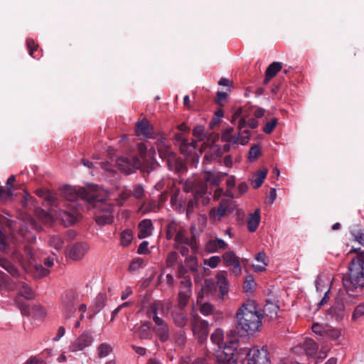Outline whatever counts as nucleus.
<instances>
[{
	"instance_id": "nucleus-13",
	"label": "nucleus",
	"mask_w": 364,
	"mask_h": 364,
	"mask_svg": "<svg viewBox=\"0 0 364 364\" xmlns=\"http://www.w3.org/2000/svg\"><path fill=\"white\" fill-rule=\"evenodd\" d=\"M154 322L156 325L154 328V331L158 336L159 339L162 343H165L168 340L170 336L169 328L167 323L159 316H155Z\"/></svg>"
},
{
	"instance_id": "nucleus-22",
	"label": "nucleus",
	"mask_w": 364,
	"mask_h": 364,
	"mask_svg": "<svg viewBox=\"0 0 364 364\" xmlns=\"http://www.w3.org/2000/svg\"><path fill=\"white\" fill-rule=\"evenodd\" d=\"M138 237L144 239L151 235L153 224L151 220L144 219L138 225Z\"/></svg>"
},
{
	"instance_id": "nucleus-18",
	"label": "nucleus",
	"mask_w": 364,
	"mask_h": 364,
	"mask_svg": "<svg viewBox=\"0 0 364 364\" xmlns=\"http://www.w3.org/2000/svg\"><path fill=\"white\" fill-rule=\"evenodd\" d=\"M248 354L255 364H269L268 352L264 347L261 349L257 348L250 349Z\"/></svg>"
},
{
	"instance_id": "nucleus-39",
	"label": "nucleus",
	"mask_w": 364,
	"mask_h": 364,
	"mask_svg": "<svg viewBox=\"0 0 364 364\" xmlns=\"http://www.w3.org/2000/svg\"><path fill=\"white\" fill-rule=\"evenodd\" d=\"M48 242L51 247H53L58 251L63 247L64 243L63 238L58 235L50 236Z\"/></svg>"
},
{
	"instance_id": "nucleus-45",
	"label": "nucleus",
	"mask_w": 364,
	"mask_h": 364,
	"mask_svg": "<svg viewBox=\"0 0 364 364\" xmlns=\"http://www.w3.org/2000/svg\"><path fill=\"white\" fill-rule=\"evenodd\" d=\"M354 240L361 245H364V229H354L351 231Z\"/></svg>"
},
{
	"instance_id": "nucleus-63",
	"label": "nucleus",
	"mask_w": 364,
	"mask_h": 364,
	"mask_svg": "<svg viewBox=\"0 0 364 364\" xmlns=\"http://www.w3.org/2000/svg\"><path fill=\"white\" fill-rule=\"evenodd\" d=\"M149 242L147 241H143L137 249V253L139 255H146L149 253L148 250Z\"/></svg>"
},
{
	"instance_id": "nucleus-8",
	"label": "nucleus",
	"mask_w": 364,
	"mask_h": 364,
	"mask_svg": "<svg viewBox=\"0 0 364 364\" xmlns=\"http://www.w3.org/2000/svg\"><path fill=\"white\" fill-rule=\"evenodd\" d=\"M21 297H24L28 300H31L35 298V294L33 289L24 282L21 284L19 289V296L16 299V304L23 314L29 316L30 309L27 304L22 301Z\"/></svg>"
},
{
	"instance_id": "nucleus-54",
	"label": "nucleus",
	"mask_w": 364,
	"mask_h": 364,
	"mask_svg": "<svg viewBox=\"0 0 364 364\" xmlns=\"http://www.w3.org/2000/svg\"><path fill=\"white\" fill-rule=\"evenodd\" d=\"M277 124V119L274 118L267 122L263 128V131L266 134H271Z\"/></svg>"
},
{
	"instance_id": "nucleus-27",
	"label": "nucleus",
	"mask_w": 364,
	"mask_h": 364,
	"mask_svg": "<svg viewBox=\"0 0 364 364\" xmlns=\"http://www.w3.org/2000/svg\"><path fill=\"white\" fill-rule=\"evenodd\" d=\"M330 314L338 321H341L345 315V305L343 301H338L330 309Z\"/></svg>"
},
{
	"instance_id": "nucleus-24",
	"label": "nucleus",
	"mask_w": 364,
	"mask_h": 364,
	"mask_svg": "<svg viewBox=\"0 0 364 364\" xmlns=\"http://www.w3.org/2000/svg\"><path fill=\"white\" fill-rule=\"evenodd\" d=\"M301 348L308 356H314L318 350L317 343L311 338H306L301 343Z\"/></svg>"
},
{
	"instance_id": "nucleus-15",
	"label": "nucleus",
	"mask_w": 364,
	"mask_h": 364,
	"mask_svg": "<svg viewBox=\"0 0 364 364\" xmlns=\"http://www.w3.org/2000/svg\"><path fill=\"white\" fill-rule=\"evenodd\" d=\"M141 158L140 165L136 167V169H140L143 173H149L159 166L153 156L147 157L145 153H141Z\"/></svg>"
},
{
	"instance_id": "nucleus-48",
	"label": "nucleus",
	"mask_w": 364,
	"mask_h": 364,
	"mask_svg": "<svg viewBox=\"0 0 364 364\" xmlns=\"http://www.w3.org/2000/svg\"><path fill=\"white\" fill-rule=\"evenodd\" d=\"M185 262L189 266L192 272H196L198 270V260L196 256L191 255L186 257Z\"/></svg>"
},
{
	"instance_id": "nucleus-36",
	"label": "nucleus",
	"mask_w": 364,
	"mask_h": 364,
	"mask_svg": "<svg viewBox=\"0 0 364 364\" xmlns=\"http://www.w3.org/2000/svg\"><path fill=\"white\" fill-rule=\"evenodd\" d=\"M282 63L280 62L272 63L266 69L265 75L268 77H274L282 70Z\"/></svg>"
},
{
	"instance_id": "nucleus-53",
	"label": "nucleus",
	"mask_w": 364,
	"mask_h": 364,
	"mask_svg": "<svg viewBox=\"0 0 364 364\" xmlns=\"http://www.w3.org/2000/svg\"><path fill=\"white\" fill-rule=\"evenodd\" d=\"M214 306L213 304L210 303H204L200 307V313L204 316H208L211 314L213 311Z\"/></svg>"
},
{
	"instance_id": "nucleus-31",
	"label": "nucleus",
	"mask_w": 364,
	"mask_h": 364,
	"mask_svg": "<svg viewBox=\"0 0 364 364\" xmlns=\"http://www.w3.org/2000/svg\"><path fill=\"white\" fill-rule=\"evenodd\" d=\"M201 181L205 183H210L212 186H217L222 181V178L220 177L218 173L214 174L210 171H205L203 179L200 178Z\"/></svg>"
},
{
	"instance_id": "nucleus-57",
	"label": "nucleus",
	"mask_w": 364,
	"mask_h": 364,
	"mask_svg": "<svg viewBox=\"0 0 364 364\" xmlns=\"http://www.w3.org/2000/svg\"><path fill=\"white\" fill-rule=\"evenodd\" d=\"M132 196V191L128 189H124L121 192L119 196V203L120 205H122L124 202L128 200Z\"/></svg>"
},
{
	"instance_id": "nucleus-42",
	"label": "nucleus",
	"mask_w": 364,
	"mask_h": 364,
	"mask_svg": "<svg viewBox=\"0 0 364 364\" xmlns=\"http://www.w3.org/2000/svg\"><path fill=\"white\" fill-rule=\"evenodd\" d=\"M364 316V303H360L355 306L352 315V320L356 321Z\"/></svg>"
},
{
	"instance_id": "nucleus-28",
	"label": "nucleus",
	"mask_w": 364,
	"mask_h": 364,
	"mask_svg": "<svg viewBox=\"0 0 364 364\" xmlns=\"http://www.w3.org/2000/svg\"><path fill=\"white\" fill-rule=\"evenodd\" d=\"M260 222V212L257 209L253 213H250L247 219V228L250 232L256 231Z\"/></svg>"
},
{
	"instance_id": "nucleus-1",
	"label": "nucleus",
	"mask_w": 364,
	"mask_h": 364,
	"mask_svg": "<svg viewBox=\"0 0 364 364\" xmlns=\"http://www.w3.org/2000/svg\"><path fill=\"white\" fill-rule=\"evenodd\" d=\"M61 194L68 201L66 209L60 210L58 214V217L65 226L74 224L80 218L82 206L76 203L79 199L92 204L97 210L95 221L98 225H105L112 223L114 206L105 201L103 198H100L97 193L85 188H77L65 186L61 190Z\"/></svg>"
},
{
	"instance_id": "nucleus-59",
	"label": "nucleus",
	"mask_w": 364,
	"mask_h": 364,
	"mask_svg": "<svg viewBox=\"0 0 364 364\" xmlns=\"http://www.w3.org/2000/svg\"><path fill=\"white\" fill-rule=\"evenodd\" d=\"M326 328L318 323H314L312 326V331L316 334L321 336H324Z\"/></svg>"
},
{
	"instance_id": "nucleus-64",
	"label": "nucleus",
	"mask_w": 364,
	"mask_h": 364,
	"mask_svg": "<svg viewBox=\"0 0 364 364\" xmlns=\"http://www.w3.org/2000/svg\"><path fill=\"white\" fill-rule=\"evenodd\" d=\"M177 253L176 252H171L166 257V264L168 266H172L177 259Z\"/></svg>"
},
{
	"instance_id": "nucleus-12",
	"label": "nucleus",
	"mask_w": 364,
	"mask_h": 364,
	"mask_svg": "<svg viewBox=\"0 0 364 364\" xmlns=\"http://www.w3.org/2000/svg\"><path fill=\"white\" fill-rule=\"evenodd\" d=\"M136 132L137 136H143L148 139H157L158 136H161L155 132L153 125L146 119L136 123Z\"/></svg>"
},
{
	"instance_id": "nucleus-60",
	"label": "nucleus",
	"mask_w": 364,
	"mask_h": 364,
	"mask_svg": "<svg viewBox=\"0 0 364 364\" xmlns=\"http://www.w3.org/2000/svg\"><path fill=\"white\" fill-rule=\"evenodd\" d=\"M174 248L178 250L181 255L183 257H187L189 252L188 247L186 244L173 245Z\"/></svg>"
},
{
	"instance_id": "nucleus-41",
	"label": "nucleus",
	"mask_w": 364,
	"mask_h": 364,
	"mask_svg": "<svg viewBox=\"0 0 364 364\" xmlns=\"http://www.w3.org/2000/svg\"><path fill=\"white\" fill-rule=\"evenodd\" d=\"M170 193H171V205L176 203V202L183 199L182 197H180V189L176 188L173 184L170 187Z\"/></svg>"
},
{
	"instance_id": "nucleus-34",
	"label": "nucleus",
	"mask_w": 364,
	"mask_h": 364,
	"mask_svg": "<svg viewBox=\"0 0 364 364\" xmlns=\"http://www.w3.org/2000/svg\"><path fill=\"white\" fill-rule=\"evenodd\" d=\"M240 118L239 119V124H238V129L241 131L243 128L248 126L246 119L245 116L243 114V109L242 108H238L234 113L232 116V122H235L237 119Z\"/></svg>"
},
{
	"instance_id": "nucleus-49",
	"label": "nucleus",
	"mask_w": 364,
	"mask_h": 364,
	"mask_svg": "<svg viewBox=\"0 0 364 364\" xmlns=\"http://www.w3.org/2000/svg\"><path fill=\"white\" fill-rule=\"evenodd\" d=\"M13 196L12 188L7 187L6 189L0 186V201H5Z\"/></svg>"
},
{
	"instance_id": "nucleus-10",
	"label": "nucleus",
	"mask_w": 364,
	"mask_h": 364,
	"mask_svg": "<svg viewBox=\"0 0 364 364\" xmlns=\"http://www.w3.org/2000/svg\"><path fill=\"white\" fill-rule=\"evenodd\" d=\"M140 165V159L134 156L129 159L127 157H119L116 160V166L123 173L130 174L134 172L136 167Z\"/></svg>"
},
{
	"instance_id": "nucleus-38",
	"label": "nucleus",
	"mask_w": 364,
	"mask_h": 364,
	"mask_svg": "<svg viewBox=\"0 0 364 364\" xmlns=\"http://www.w3.org/2000/svg\"><path fill=\"white\" fill-rule=\"evenodd\" d=\"M32 273L34 277L42 278L48 275L50 271L42 264H36L33 267Z\"/></svg>"
},
{
	"instance_id": "nucleus-9",
	"label": "nucleus",
	"mask_w": 364,
	"mask_h": 364,
	"mask_svg": "<svg viewBox=\"0 0 364 364\" xmlns=\"http://www.w3.org/2000/svg\"><path fill=\"white\" fill-rule=\"evenodd\" d=\"M191 325L193 331L198 336L199 341L202 343L206 340L208 334V323L195 314L192 316Z\"/></svg>"
},
{
	"instance_id": "nucleus-6",
	"label": "nucleus",
	"mask_w": 364,
	"mask_h": 364,
	"mask_svg": "<svg viewBox=\"0 0 364 364\" xmlns=\"http://www.w3.org/2000/svg\"><path fill=\"white\" fill-rule=\"evenodd\" d=\"M77 304L78 294L75 291L68 290L62 294L61 306L65 324H67V321L75 316Z\"/></svg>"
},
{
	"instance_id": "nucleus-25",
	"label": "nucleus",
	"mask_w": 364,
	"mask_h": 364,
	"mask_svg": "<svg viewBox=\"0 0 364 364\" xmlns=\"http://www.w3.org/2000/svg\"><path fill=\"white\" fill-rule=\"evenodd\" d=\"M140 339L151 340L153 333L151 331V323L149 321L144 322L136 331Z\"/></svg>"
},
{
	"instance_id": "nucleus-21",
	"label": "nucleus",
	"mask_w": 364,
	"mask_h": 364,
	"mask_svg": "<svg viewBox=\"0 0 364 364\" xmlns=\"http://www.w3.org/2000/svg\"><path fill=\"white\" fill-rule=\"evenodd\" d=\"M184 308H177L171 313L174 323L178 327H183L187 324L188 316Z\"/></svg>"
},
{
	"instance_id": "nucleus-29",
	"label": "nucleus",
	"mask_w": 364,
	"mask_h": 364,
	"mask_svg": "<svg viewBox=\"0 0 364 364\" xmlns=\"http://www.w3.org/2000/svg\"><path fill=\"white\" fill-rule=\"evenodd\" d=\"M224 332L220 328H217L210 336V340L213 343L216 344L218 350H223L226 344L223 343Z\"/></svg>"
},
{
	"instance_id": "nucleus-26",
	"label": "nucleus",
	"mask_w": 364,
	"mask_h": 364,
	"mask_svg": "<svg viewBox=\"0 0 364 364\" xmlns=\"http://www.w3.org/2000/svg\"><path fill=\"white\" fill-rule=\"evenodd\" d=\"M164 311L165 306L164 302L161 301H155L150 304L146 311V315L154 321V318L155 316H158L159 311L160 313H164Z\"/></svg>"
},
{
	"instance_id": "nucleus-52",
	"label": "nucleus",
	"mask_w": 364,
	"mask_h": 364,
	"mask_svg": "<svg viewBox=\"0 0 364 364\" xmlns=\"http://www.w3.org/2000/svg\"><path fill=\"white\" fill-rule=\"evenodd\" d=\"M341 336V331L338 329L327 328L326 329L325 335L323 337L330 338L332 340H336Z\"/></svg>"
},
{
	"instance_id": "nucleus-58",
	"label": "nucleus",
	"mask_w": 364,
	"mask_h": 364,
	"mask_svg": "<svg viewBox=\"0 0 364 364\" xmlns=\"http://www.w3.org/2000/svg\"><path fill=\"white\" fill-rule=\"evenodd\" d=\"M227 184V191L226 195L233 198L234 196L231 195L229 192L231 188H232L235 186V177L234 176H230L226 181Z\"/></svg>"
},
{
	"instance_id": "nucleus-16",
	"label": "nucleus",
	"mask_w": 364,
	"mask_h": 364,
	"mask_svg": "<svg viewBox=\"0 0 364 364\" xmlns=\"http://www.w3.org/2000/svg\"><path fill=\"white\" fill-rule=\"evenodd\" d=\"M92 343V336L90 332L85 331L82 333L70 346L72 351L82 350Z\"/></svg>"
},
{
	"instance_id": "nucleus-47",
	"label": "nucleus",
	"mask_w": 364,
	"mask_h": 364,
	"mask_svg": "<svg viewBox=\"0 0 364 364\" xmlns=\"http://www.w3.org/2000/svg\"><path fill=\"white\" fill-rule=\"evenodd\" d=\"M132 191V196H133L136 199H141L144 196V190L141 184H136L133 186V189Z\"/></svg>"
},
{
	"instance_id": "nucleus-17",
	"label": "nucleus",
	"mask_w": 364,
	"mask_h": 364,
	"mask_svg": "<svg viewBox=\"0 0 364 364\" xmlns=\"http://www.w3.org/2000/svg\"><path fill=\"white\" fill-rule=\"evenodd\" d=\"M223 259L226 266L232 267V272L235 275L241 272L239 258L232 251L226 252L223 255Z\"/></svg>"
},
{
	"instance_id": "nucleus-19",
	"label": "nucleus",
	"mask_w": 364,
	"mask_h": 364,
	"mask_svg": "<svg viewBox=\"0 0 364 364\" xmlns=\"http://www.w3.org/2000/svg\"><path fill=\"white\" fill-rule=\"evenodd\" d=\"M87 250L88 246L86 243L77 242L71 247L68 256L71 259L78 261L84 257Z\"/></svg>"
},
{
	"instance_id": "nucleus-35",
	"label": "nucleus",
	"mask_w": 364,
	"mask_h": 364,
	"mask_svg": "<svg viewBox=\"0 0 364 364\" xmlns=\"http://www.w3.org/2000/svg\"><path fill=\"white\" fill-rule=\"evenodd\" d=\"M267 174V169L260 170L256 173L255 178L252 181V184L254 188H258L262 185Z\"/></svg>"
},
{
	"instance_id": "nucleus-37",
	"label": "nucleus",
	"mask_w": 364,
	"mask_h": 364,
	"mask_svg": "<svg viewBox=\"0 0 364 364\" xmlns=\"http://www.w3.org/2000/svg\"><path fill=\"white\" fill-rule=\"evenodd\" d=\"M133 238L132 231L129 229L123 230L120 235L121 245L127 247L132 242Z\"/></svg>"
},
{
	"instance_id": "nucleus-50",
	"label": "nucleus",
	"mask_w": 364,
	"mask_h": 364,
	"mask_svg": "<svg viewBox=\"0 0 364 364\" xmlns=\"http://www.w3.org/2000/svg\"><path fill=\"white\" fill-rule=\"evenodd\" d=\"M26 46L29 51V55L32 56L33 58H38L37 56L34 55V52L37 50L38 45L36 44L33 39L30 38L26 40Z\"/></svg>"
},
{
	"instance_id": "nucleus-3",
	"label": "nucleus",
	"mask_w": 364,
	"mask_h": 364,
	"mask_svg": "<svg viewBox=\"0 0 364 364\" xmlns=\"http://www.w3.org/2000/svg\"><path fill=\"white\" fill-rule=\"evenodd\" d=\"M262 314L254 300L248 299L237 310L235 327L242 335L253 334L262 325Z\"/></svg>"
},
{
	"instance_id": "nucleus-43",
	"label": "nucleus",
	"mask_w": 364,
	"mask_h": 364,
	"mask_svg": "<svg viewBox=\"0 0 364 364\" xmlns=\"http://www.w3.org/2000/svg\"><path fill=\"white\" fill-rule=\"evenodd\" d=\"M279 306L273 303H268L264 306L263 311L267 315H269L271 318L276 316L277 314Z\"/></svg>"
},
{
	"instance_id": "nucleus-2",
	"label": "nucleus",
	"mask_w": 364,
	"mask_h": 364,
	"mask_svg": "<svg viewBox=\"0 0 364 364\" xmlns=\"http://www.w3.org/2000/svg\"><path fill=\"white\" fill-rule=\"evenodd\" d=\"M350 252H356L348 265V272L342 277V283L346 294L353 297L364 294V252L359 249H352Z\"/></svg>"
},
{
	"instance_id": "nucleus-40",
	"label": "nucleus",
	"mask_w": 364,
	"mask_h": 364,
	"mask_svg": "<svg viewBox=\"0 0 364 364\" xmlns=\"http://www.w3.org/2000/svg\"><path fill=\"white\" fill-rule=\"evenodd\" d=\"M112 351V346L107 343H101L97 347V355L99 358H105Z\"/></svg>"
},
{
	"instance_id": "nucleus-33",
	"label": "nucleus",
	"mask_w": 364,
	"mask_h": 364,
	"mask_svg": "<svg viewBox=\"0 0 364 364\" xmlns=\"http://www.w3.org/2000/svg\"><path fill=\"white\" fill-rule=\"evenodd\" d=\"M197 144L198 142L196 140H192L191 143H188V140H186V143L183 144V145H180V151L181 154L187 156H191L193 153L195 154V150Z\"/></svg>"
},
{
	"instance_id": "nucleus-51",
	"label": "nucleus",
	"mask_w": 364,
	"mask_h": 364,
	"mask_svg": "<svg viewBox=\"0 0 364 364\" xmlns=\"http://www.w3.org/2000/svg\"><path fill=\"white\" fill-rule=\"evenodd\" d=\"M178 231L176 224L173 222L168 223L166 227L167 240H171L173 237L174 233H176Z\"/></svg>"
},
{
	"instance_id": "nucleus-56",
	"label": "nucleus",
	"mask_w": 364,
	"mask_h": 364,
	"mask_svg": "<svg viewBox=\"0 0 364 364\" xmlns=\"http://www.w3.org/2000/svg\"><path fill=\"white\" fill-rule=\"evenodd\" d=\"M169 193H170V191L165 190L159 194V198H158L159 208H161L164 204V203L168 200Z\"/></svg>"
},
{
	"instance_id": "nucleus-20",
	"label": "nucleus",
	"mask_w": 364,
	"mask_h": 364,
	"mask_svg": "<svg viewBox=\"0 0 364 364\" xmlns=\"http://www.w3.org/2000/svg\"><path fill=\"white\" fill-rule=\"evenodd\" d=\"M226 272H220L216 275L217 284L215 289H218L220 297L223 299L228 292V284L225 277Z\"/></svg>"
},
{
	"instance_id": "nucleus-23",
	"label": "nucleus",
	"mask_w": 364,
	"mask_h": 364,
	"mask_svg": "<svg viewBox=\"0 0 364 364\" xmlns=\"http://www.w3.org/2000/svg\"><path fill=\"white\" fill-rule=\"evenodd\" d=\"M228 247L227 243L222 239L215 238L210 240L205 245V250L209 253H213L219 250H225Z\"/></svg>"
},
{
	"instance_id": "nucleus-7",
	"label": "nucleus",
	"mask_w": 364,
	"mask_h": 364,
	"mask_svg": "<svg viewBox=\"0 0 364 364\" xmlns=\"http://www.w3.org/2000/svg\"><path fill=\"white\" fill-rule=\"evenodd\" d=\"M237 346V343L232 341L223 350H216L215 364H237V358L235 354Z\"/></svg>"
},
{
	"instance_id": "nucleus-5",
	"label": "nucleus",
	"mask_w": 364,
	"mask_h": 364,
	"mask_svg": "<svg viewBox=\"0 0 364 364\" xmlns=\"http://www.w3.org/2000/svg\"><path fill=\"white\" fill-rule=\"evenodd\" d=\"M183 189L186 193H193V198L188 201L186 209V215L189 218L191 214L193 213L195 208L197 207L200 196L207 191L208 186L199 178H195L187 180L183 185Z\"/></svg>"
},
{
	"instance_id": "nucleus-14",
	"label": "nucleus",
	"mask_w": 364,
	"mask_h": 364,
	"mask_svg": "<svg viewBox=\"0 0 364 364\" xmlns=\"http://www.w3.org/2000/svg\"><path fill=\"white\" fill-rule=\"evenodd\" d=\"M186 244L189 245L192 252L196 253L198 250V245L196 236L193 235L191 237L186 235L183 230H179L174 237V245Z\"/></svg>"
},
{
	"instance_id": "nucleus-61",
	"label": "nucleus",
	"mask_w": 364,
	"mask_h": 364,
	"mask_svg": "<svg viewBox=\"0 0 364 364\" xmlns=\"http://www.w3.org/2000/svg\"><path fill=\"white\" fill-rule=\"evenodd\" d=\"M255 285V281L251 276L246 278L244 282V289L246 291H250L253 289Z\"/></svg>"
},
{
	"instance_id": "nucleus-11",
	"label": "nucleus",
	"mask_w": 364,
	"mask_h": 364,
	"mask_svg": "<svg viewBox=\"0 0 364 364\" xmlns=\"http://www.w3.org/2000/svg\"><path fill=\"white\" fill-rule=\"evenodd\" d=\"M192 283L190 278H186L180 283V290L178 295V307L184 308L191 296Z\"/></svg>"
},
{
	"instance_id": "nucleus-55",
	"label": "nucleus",
	"mask_w": 364,
	"mask_h": 364,
	"mask_svg": "<svg viewBox=\"0 0 364 364\" xmlns=\"http://www.w3.org/2000/svg\"><path fill=\"white\" fill-rule=\"evenodd\" d=\"M221 259L219 256L210 257L208 259H205L204 263L211 268H215L220 262Z\"/></svg>"
},
{
	"instance_id": "nucleus-62",
	"label": "nucleus",
	"mask_w": 364,
	"mask_h": 364,
	"mask_svg": "<svg viewBox=\"0 0 364 364\" xmlns=\"http://www.w3.org/2000/svg\"><path fill=\"white\" fill-rule=\"evenodd\" d=\"M6 235L0 230V251L6 252L8 244L6 243Z\"/></svg>"
},
{
	"instance_id": "nucleus-4",
	"label": "nucleus",
	"mask_w": 364,
	"mask_h": 364,
	"mask_svg": "<svg viewBox=\"0 0 364 364\" xmlns=\"http://www.w3.org/2000/svg\"><path fill=\"white\" fill-rule=\"evenodd\" d=\"M156 145L160 158L166 161L170 171L178 174L187 171L186 164L182 159L177 157L176 153L172 150L171 145L166 143L164 136H159Z\"/></svg>"
},
{
	"instance_id": "nucleus-32",
	"label": "nucleus",
	"mask_w": 364,
	"mask_h": 364,
	"mask_svg": "<svg viewBox=\"0 0 364 364\" xmlns=\"http://www.w3.org/2000/svg\"><path fill=\"white\" fill-rule=\"evenodd\" d=\"M228 212V208L226 205L220 203L217 208H212L210 210L209 216L210 218L215 219L216 217L218 218V220H220L223 217H224Z\"/></svg>"
},
{
	"instance_id": "nucleus-44",
	"label": "nucleus",
	"mask_w": 364,
	"mask_h": 364,
	"mask_svg": "<svg viewBox=\"0 0 364 364\" xmlns=\"http://www.w3.org/2000/svg\"><path fill=\"white\" fill-rule=\"evenodd\" d=\"M232 132H233V128L230 127V128L227 129L223 132V134L222 135V138L224 141H232L235 144H237L238 141H239V137L238 136H235V137L232 136Z\"/></svg>"
},
{
	"instance_id": "nucleus-46",
	"label": "nucleus",
	"mask_w": 364,
	"mask_h": 364,
	"mask_svg": "<svg viewBox=\"0 0 364 364\" xmlns=\"http://www.w3.org/2000/svg\"><path fill=\"white\" fill-rule=\"evenodd\" d=\"M260 147L259 145L252 146L249 151V160L254 161L261 155Z\"/></svg>"
},
{
	"instance_id": "nucleus-30",
	"label": "nucleus",
	"mask_w": 364,
	"mask_h": 364,
	"mask_svg": "<svg viewBox=\"0 0 364 364\" xmlns=\"http://www.w3.org/2000/svg\"><path fill=\"white\" fill-rule=\"evenodd\" d=\"M0 266L14 277H17L19 275L17 268L6 258L0 257Z\"/></svg>"
}]
</instances>
